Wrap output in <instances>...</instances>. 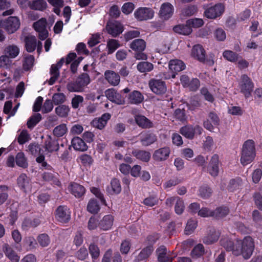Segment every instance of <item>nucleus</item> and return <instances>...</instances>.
Instances as JSON below:
<instances>
[{"mask_svg": "<svg viewBox=\"0 0 262 262\" xmlns=\"http://www.w3.org/2000/svg\"><path fill=\"white\" fill-rule=\"evenodd\" d=\"M159 199L158 197L155 195H150L146 198L143 201V203L148 207H153L158 204Z\"/></svg>", "mask_w": 262, "mask_h": 262, "instance_id": "52", "label": "nucleus"}, {"mask_svg": "<svg viewBox=\"0 0 262 262\" xmlns=\"http://www.w3.org/2000/svg\"><path fill=\"white\" fill-rule=\"evenodd\" d=\"M83 58L82 57H78L76 58V55L74 53H69L66 59V64H69L71 62V70L72 73H75L77 71V67L79 63L81 61Z\"/></svg>", "mask_w": 262, "mask_h": 262, "instance_id": "20", "label": "nucleus"}, {"mask_svg": "<svg viewBox=\"0 0 262 262\" xmlns=\"http://www.w3.org/2000/svg\"><path fill=\"white\" fill-rule=\"evenodd\" d=\"M227 251H232V253L238 256L242 255L245 259H248L251 256L254 247H226Z\"/></svg>", "mask_w": 262, "mask_h": 262, "instance_id": "5", "label": "nucleus"}, {"mask_svg": "<svg viewBox=\"0 0 262 262\" xmlns=\"http://www.w3.org/2000/svg\"><path fill=\"white\" fill-rule=\"evenodd\" d=\"M105 94L108 100L117 104H123L125 102L124 98L113 89L107 90Z\"/></svg>", "mask_w": 262, "mask_h": 262, "instance_id": "15", "label": "nucleus"}, {"mask_svg": "<svg viewBox=\"0 0 262 262\" xmlns=\"http://www.w3.org/2000/svg\"><path fill=\"white\" fill-rule=\"evenodd\" d=\"M104 76L107 82L112 85L116 86L120 83V76L113 71H106L104 73Z\"/></svg>", "mask_w": 262, "mask_h": 262, "instance_id": "25", "label": "nucleus"}, {"mask_svg": "<svg viewBox=\"0 0 262 262\" xmlns=\"http://www.w3.org/2000/svg\"><path fill=\"white\" fill-rule=\"evenodd\" d=\"M5 53L6 55H8L10 58H14L18 55L19 49L16 46L10 45L5 48Z\"/></svg>", "mask_w": 262, "mask_h": 262, "instance_id": "41", "label": "nucleus"}, {"mask_svg": "<svg viewBox=\"0 0 262 262\" xmlns=\"http://www.w3.org/2000/svg\"><path fill=\"white\" fill-rule=\"evenodd\" d=\"M68 189L77 198L82 196L85 192V190L83 186L75 183H71L69 185Z\"/></svg>", "mask_w": 262, "mask_h": 262, "instance_id": "21", "label": "nucleus"}, {"mask_svg": "<svg viewBox=\"0 0 262 262\" xmlns=\"http://www.w3.org/2000/svg\"><path fill=\"white\" fill-rule=\"evenodd\" d=\"M154 11L149 8L140 7L134 12L135 18L139 21L147 20L153 18Z\"/></svg>", "mask_w": 262, "mask_h": 262, "instance_id": "6", "label": "nucleus"}, {"mask_svg": "<svg viewBox=\"0 0 262 262\" xmlns=\"http://www.w3.org/2000/svg\"><path fill=\"white\" fill-rule=\"evenodd\" d=\"M34 59L31 55H28L25 57V60L23 63V67L25 70L30 69L33 65Z\"/></svg>", "mask_w": 262, "mask_h": 262, "instance_id": "58", "label": "nucleus"}, {"mask_svg": "<svg viewBox=\"0 0 262 262\" xmlns=\"http://www.w3.org/2000/svg\"><path fill=\"white\" fill-rule=\"evenodd\" d=\"M219 169V157L217 155L215 154L211 157L208 167V171L211 176L215 177L218 174Z\"/></svg>", "mask_w": 262, "mask_h": 262, "instance_id": "23", "label": "nucleus"}, {"mask_svg": "<svg viewBox=\"0 0 262 262\" xmlns=\"http://www.w3.org/2000/svg\"><path fill=\"white\" fill-rule=\"evenodd\" d=\"M45 147L47 151L52 152L58 150L59 144L57 141L52 140L50 137H49L46 141Z\"/></svg>", "mask_w": 262, "mask_h": 262, "instance_id": "37", "label": "nucleus"}, {"mask_svg": "<svg viewBox=\"0 0 262 262\" xmlns=\"http://www.w3.org/2000/svg\"><path fill=\"white\" fill-rule=\"evenodd\" d=\"M174 209L176 213L178 214H181L184 211V202L180 198H177V201L175 205Z\"/></svg>", "mask_w": 262, "mask_h": 262, "instance_id": "59", "label": "nucleus"}, {"mask_svg": "<svg viewBox=\"0 0 262 262\" xmlns=\"http://www.w3.org/2000/svg\"><path fill=\"white\" fill-rule=\"evenodd\" d=\"M256 155L242 152V155L241 158V162L243 165H247L251 163L254 159Z\"/></svg>", "mask_w": 262, "mask_h": 262, "instance_id": "42", "label": "nucleus"}, {"mask_svg": "<svg viewBox=\"0 0 262 262\" xmlns=\"http://www.w3.org/2000/svg\"><path fill=\"white\" fill-rule=\"evenodd\" d=\"M225 9L224 4L218 3L207 8L204 12V15L208 18L215 19L223 15Z\"/></svg>", "mask_w": 262, "mask_h": 262, "instance_id": "3", "label": "nucleus"}, {"mask_svg": "<svg viewBox=\"0 0 262 262\" xmlns=\"http://www.w3.org/2000/svg\"><path fill=\"white\" fill-rule=\"evenodd\" d=\"M11 63V60L9 59L8 55H2L0 57V67L2 68H8Z\"/></svg>", "mask_w": 262, "mask_h": 262, "instance_id": "64", "label": "nucleus"}, {"mask_svg": "<svg viewBox=\"0 0 262 262\" xmlns=\"http://www.w3.org/2000/svg\"><path fill=\"white\" fill-rule=\"evenodd\" d=\"M138 70L141 73L150 72L154 69L153 64L147 61L140 62L137 66Z\"/></svg>", "mask_w": 262, "mask_h": 262, "instance_id": "39", "label": "nucleus"}, {"mask_svg": "<svg viewBox=\"0 0 262 262\" xmlns=\"http://www.w3.org/2000/svg\"><path fill=\"white\" fill-rule=\"evenodd\" d=\"M202 130V128L198 125L185 126L181 129V133L187 138L192 139L195 135H201Z\"/></svg>", "mask_w": 262, "mask_h": 262, "instance_id": "10", "label": "nucleus"}, {"mask_svg": "<svg viewBox=\"0 0 262 262\" xmlns=\"http://www.w3.org/2000/svg\"><path fill=\"white\" fill-rule=\"evenodd\" d=\"M132 155L143 162H148L150 159V152L145 150L135 149L132 151Z\"/></svg>", "mask_w": 262, "mask_h": 262, "instance_id": "35", "label": "nucleus"}, {"mask_svg": "<svg viewBox=\"0 0 262 262\" xmlns=\"http://www.w3.org/2000/svg\"><path fill=\"white\" fill-rule=\"evenodd\" d=\"M64 62V59L62 58L56 64L52 65L50 69L51 77L49 80L50 85L53 84L57 79L59 75V70L61 68Z\"/></svg>", "mask_w": 262, "mask_h": 262, "instance_id": "17", "label": "nucleus"}, {"mask_svg": "<svg viewBox=\"0 0 262 262\" xmlns=\"http://www.w3.org/2000/svg\"><path fill=\"white\" fill-rule=\"evenodd\" d=\"M100 206L98 202L95 199H91L88 203L86 209L91 214H97L100 210Z\"/></svg>", "mask_w": 262, "mask_h": 262, "instance_id": "31", "label": "nucleus"}, {"mask_svg": "<svg viewBox=\"0 0 262 262\" xmlns=\"http://www.w3.org/2000/svg\"><path fill=\"white\" fill-rule=\"evenodd\" d=\"M219 239V233L214 232L204 237L203 242L206 245H211L214 244Z\"/></svg>", "mask_w": 262, "mask_h": 262, "instance_id": "46", "label": "nucleus"}, {"mask_svg": "<svg viewBox=\"0 0 262 262\" xmlns=\"http://www.w3.org/2000/svg\"><path fill=\"white\" fill-rule=\"evenodd\" d=\"M55 216L58 221L66 223L71 219V212L67 206H60L56 209Z\"/></svg>", "mask_w": 262, "mask_h": 262, "instance_id": "9", "label": "nucleus"}, {"mask_svg": "<svg viewBox=\"0 0 262 262\" xmlns=\"http://www.w3.org/2000/svg\"><path fill=\"white\" fill-rule=\"evenodd\" d=\"M168 68L169 72L163 74L164 78L166 79L174 78L179 72L185 69L186 66L183 61L176 59L169 61Z\"/></svg>", "mask_w": 262, "mask_h": 262, "instance_id": "1", "label": "nucleus"}, {"mask_svg": "<svg viewBox=\"0 0 262 262\" xmlns=\"http://www.w3.org/2000/svg\"><path fill=\"white\" fill-rule=\"evenodd\" d=\"M157 140L156 136L151 133H144L141 134V142L143 146H148Z\"/></svg>", "mask_w": 262, "mask_h": 262, "instance_id": "27", "label": "nucleus"}, {"mask_svg": "<svg viewBox=\"0 0 262 262\" xmlns=\"http://www.w3.org/2000/svg\"><path fill=\"white\" fill-rule=\"evenodd\" d=\"M77 80L83 89L90 82V77L85 73L81 74Z\"/></svg>", "mask_w": 262, "mask_h": 262, "instance_id": "56", "label": "nucleus"}, {"mask_svg": "<svg viewBox=\"0 0 262 262\" xmlns=\"http://www.w3.org/2000/svg\"><path fill=\"white\" fill-rule=\"evenodd\" d=\"M106 29L108 34L116 37L123 31V27L118 21H110L107 24Z\"/></svg>", "mask_w": 262, "mask_h": 262, "instance_id": "13", "label": "nucleus"}, {"mask_svg": "<svg viewBox=\"0 0 262 262\" xmlns=\"http://www.w3.org/2000/svg\"><path fill=\"white\" fill-rule=\"evenodd\" d=\"M174 7L169 3H164L161 6L159 10V16L161 18L164 20L169 19L173 15L174 12Z\"/></svg>", "mask_w": 262, "mask_h": 262, "instance_id": "11", "label": "nucleus"}, {"mask_svg": "<svg viewBox=\"0 0 262 262\" xmlns=\"http://www.w3.org/2000/svg\"><path fill=\"white\" fill-rule=\"evenodd\" d=\"M37 243L36 244H39L41 246H47L50 244V239L48 235L41 234L37 237Z\"/></svg>", "mask_w": 262, "mask_h": 262, "instance_id": "61", "label": "nucleus"}, {"mask_svg": "<svg viewBox=\"0 0 262 262\" xmlns=\"http://www.w3.org/2000/svg\"><path fill=\"white\" fill-rule=\"evenodd\" d=\"M171 150L169 147H164L156 150L153 154V159L158 162L166 160L170 154Z\"/></svg>", "mask_w": 262, "mask_h": 262, "instance_id": "16", "label": "nucleus"}, {"mask_svg": "<svg viewBox=\"0 0 262 262\" xmlns=\"http://www.w3.org/2000/svg\"><path fill=\"white\" fill-rule=\"evenodd\" d=\"M79 162L85 167H90L93 162L92 157L86 154H83L78 157Z\"/></svg>", "mask_w": 262, "mask_h": 262, "instance_id": "47", "label": "nucleus"}, {"mask_svg": "<svg viewBox=\"0 0 262 262\" xmlns=\"http://www.w3.org/2000/svg\"><path fill=\"white\" fill-rule=\"evenodd\" d=\"M158 261L160 262H171L176 257L173 252L168 250L165 247H159L156 250Z\"/></svg>", "mask_w": 262, "mask_h": 262, "instance_id": "7", "label": "nucleus"}, {"mask_svg": "<svg viewBox=\"0 0 262 262\" xmlns=\"http://www.w3.org/2000/svg\"><path fill=\"white\" fill-rule=\"evenodd\" d=\"M41 119L40 114H36L33 115L28 121L27 126L28 128L33 127Z\"/></svg>", "mask_w": 262, "mask_h": 262, "instance_id": "55", "label": "nucleus"}, {"mask_svg": "<svg viewBox=\"0 0 262 262\" xmlns=\"http://www.w3.org/2000/svg\"><path fill=\"white\" fill-rule=\"evenodd\" d=\"M70 108L68 106L65 105H59L55 108L56 113L61 117H67Z\"/></svg>", "mask_w": 262, "mask_h": 262, "instance_id": "50", "label": "nucleus"}, {"mask_svg": "<svg viewBox=\"0 0 262 262\" xmlns=\"http://www.w3.org/2000/svg\"><path fill=\"white\" fill-rule=\"evenodd\" d=\"M15 161L17 165L23 168L28 166L27 159L23 152H18L16 156Z\"/></svg>", "mask_w": 262, "mask_h": 262, "instance_id": "44", "label": "nucleus"}, {"mask_svg": "<svg viewBox=\"0 0 262 262\" xmlns=\"http://www.w3.org/2000/svg\"><path fill=\"white\" fill-rule=\"evenodd\" d=\"M46 26L47 20L45 18H40L33 25V28L38 33L39 37L41 40L45 39L48 35Z\"/></svg>", "mask_w": 262, "mask_h": 262, "instance_id": "8", "label": "nucleus"}, {"mask_svg": "<svg viewBox=\"0 0 262 262\" xmlns=\"http://www.w3.org/2000/svg\"><path fill=\"white\" fill-rule=\"evenodd\" d=\"M191 55L199 61H203L205 58V51L202 46L196 45L192 49Z\"/></svg>", "mask_w": 262, "mask_h": 262, "instance_id": "26", "label": "nucleus"}, {"mask_svg": "<svg viewBox=\"0 0 262 262\" xmlns=\"http://www.w3.org/2000/svg\"><path fill=\"white\" fill-rule=\"evenodd\" d=\"M149 85L151 91L157 95L164 94L167 90L165 83L160 80H151Z\"/></svg>", "mask_w": 262, "mask_h": 262, "instance_id": "12", "label": "nucleus"}, {"mask_svg": "<svg viewBox=\"0 0 262 262\" xmlns=\"http://www.w3.org/2000/svg\"><path fill=\"white\" fill-rule=\"evenodd\" d=\"M228 213L229 210L227 207H220L213 212V216L218 218L226 216Z\"/></svg>", "mask_w": 262, "mask_h": 262, "instance_id": "60", "label": "nucleus"}, {"mask_svg": "<svg viewBox=\"0 0 262 262\" xmlns=\"http://www.w3.org/2000/svg\"><path fill=\"white\" fill-rule=\"evenodd\" d=\"M17 184L19 188L26 192L31 190L30 179L24 173L21 174L18 178Z\"/></svg>", "mask_w": 262, "mask_h": 262, "instance_id": "22", "label": "nucleus"}, {"mask_svg": "<svg viewBox=\"0 0 262 262\" xmlns=\"http://www.w3.org/2000/svg\"><path fill=\"white\" fill-rule=\"evenodd\" d=\"M136 123L144 128H150L152 126V123L144 116L138 115L135 116Z\"/></svg>", "mask_w": 262, "mask_h": 262, "instance_id": "28", "label": "nucleus"}, {"mask_svg": "<svg viewBox=\"0 0 262 262\" xmlns=\"http://www.w3.org/2000/svg\"><path fill=\"white\" fill-rule=\"evenodd\" d=\"M111 189H108V192L111 194H119L121 191V186L119 180L113 179L111 182Z\"/></svg>", "mask_w": 262, "mask_h": 262, "instance_id": "38", "label": "nucleus"}, {"mask_svg": "<svg viewBox=\"0 0 262 262\" xmlns=\"http://www.w3.org/2000/svg\"><path fill=\"white\" fill-rule=\"evenodd\" d=\"M135 8L134 4L128 2L124 4L122 7V11L125 14H129L132 13Z\"/></svg>", "mask_w": 262, "mask_h": 262, "instance_id": "62", "label": "nucleus"}, {"mask_svg": "<svg viewBox=\"0 0 262 262\" xmlns=\"http://www.w3.org/2000/svg\"><path fill=\"white\" fill-rule=\"evenodd\" d=\"M220 123V119L217 115L214 113H210L208 117L204 122V126L209 131H213L214 127H217Z\"/></svg>", "mask_w": 262, "mask_h": 262, "instance_id": "18", "label": "nucleus"}, {"mask_svg": "<svg viewBox=\"0 0 262 262\" xmlns=\"http://www.w3.org/2000/svg\"><path fill=\"white\" fill-rule=\"evenodd\" d=\"M144 97L142 94L138 91H134L129 94L128 100L130 103L138 104L143 100Z\"/></svg>", "mask_w": 262, "mask_h": 262, "instance_id": "36", "label": "nucleus"}, {"mask_svg": "<svg viewBox=\"0 0 262 262\" xmlns=\"http://www.w3.org/2000/svg\"><path fill=\"white\" fill-rule=\"evenodd\" d=\"M253 87L254 84L250 78L246 75H242L239 82V88L245 97H248L251 95Z\"/></svg>", "mask_w": 262, "mask_h": 262, "instance_id": "4", "label": "nucleus"}, {"mask_svg": "<svg viewBox=\"0 0 262 262\" xmlns=\"http://www.w3.org/2000/svg\"><path fill=\"white\" fill-rule=\"evenodd\" d=\"M72 146L76 150L85 151L88 146L85 142L80 138L74 137L72 140Z\"/></svg>", "mask_w": 262, "mask_h": 262, "instance_id": "30", "label": "nucleus"}, {"mask_svg": "<svg viewBox=\"0 0 262 262\" xmlns=\"http://www.w3.org/2000/svg\"><path fill=\"white\" fill-rule=\"evenodd\" d=\"M223 55L225 59L231 62H235L238 59V55L231 51H225Z\"/></svg>", "mask_w": 262, "mask_h": 262, "instance_id": "54", "label": "nucleus"}, {"mask_svg": "<svg viewBox=\"0 0 262 262\" xmlns=\"http://www.w3.org/2000/svg\"><path fill=\"white\" fill-rule=\"evenodd\" d=\"M67 132V125L65 124H60L56 126L53 130L54 136L60 137L63 136Z\"/></svg>", "mask_w": 262, "mask_h": 262, "instance_id": "51", "label": "nucleus"}, {"mask_svg": "<svg viewBox=\"0 0 262 262\" xmlns=\"http://www.w3.org/2000/svg\"><path fill=\"white\" fill-rule=\"evenodd\" d=\"M91 192L101 202V203L105 206H107L106 201L104 198L103 193L101 192L98 188L92 187L90 188Z\"/></svg>", "mask_w": 262, "mask_h": 262, "instance_id": "45", "label": "nucleus"}, {"mask_svg": "<svg viewBox=\"0 0 262 262\" xmlns=\"http://www.w3.org/2000/svg\"><path fill=\"white\" fill-rule=\"evenodd\" d=\"M129 47L135 52H143L146 48V42L143 39H136L132 42Z\"/></svg>", "mask_w": 262, "mask_h": 262, "instance_id": "34", "label": "nucleus"}, {"mask_svg": "<svg viewBox=\"0 0 262 262\" xmlns=\"http://www.w3.org/2000/svg\"><path fill=\"white\" fill-rule=\"evenodd\" d=\"M249 152L256 155L255 143L252 140H248L245 142L243 145L242 151Z\"/></svg>", "mask_w": 262, "mask_h": 262, "instance_id": "40", "label": "nucleus"}, {"mask_svg": "<svg viewBox=\"0 0 262 262\" xmlns=\"http://www.w3.org/2000/svg\"><path fill=\"white\" fill-rule=\"evenodd\" d=\"M20 20L17 17L10 16L0 21V27L5 29L8 33H13L20 27Z\"/></svg>", "mask_w": 262, "mask_h": 262, "instance_id": "2", "label": "nucleus"}, {"mask_svg": "<svg viewBox=\"0 0 262 262\" xmlns=\"http://www.w3.org/2000/svg\"><path fill=\"white\" fill-rule=\"evenodd\" d=\"M173 30L174 32L183 35H189L192 32L191 27L187 24V21L186 25H178L174 26Z\"/></svg>", "mask_w": 262, "mask_h": 262, "instance_id": "33", "label": "nucleus"}, {"mask_svg": "<svg viewBox=\"0 0 262 262\" xmlns=\"http://www.w3.org/2000/svg\"><path fill=\"white\" fill-rule=\"evenodd\" d=\"M204 24L203 20L201 18H195L188 19L187 24L192 28H198L202 27Z\"/></svg>", "mask_w": 262, "mask_h": 262, "instance_id": "48", "label": "nucleus"}, {"mask_svg": "<svg viewBox=\"0 0 262 262\" xmlns=\"http://www.w3.org/2000/svg\"><path fill=\"white\" fill-rule=\"evenodd\" d=\"M47 7V3L45 0H32L29 5L30 9L40 11H44Z\"/></svg>", "mask_w": 262, "mask_h": 262, "instance_id": "32", "label": "nucleus"}, {"mask_svg": "<svg viewBox=\"0 0 262 262\" xmlns=\"http://www.w3.org/2000/svg\"><path fill=\"white\" fill-rule=\"evenodd\" d=\"M197 226L196 221L195 220H189L187 223L185 229V233L186 234L189 235L191 234L195 229L196 228Z\"/></svg>", "mask_w": 262, "mask_h": 262, "instance_id": "53", "label": "nucleus"}, {"mask_svg": "<svg viewBox=\"0 0 262 262\" xmlns=\"http://www.w3.org/2000/svg\"><path fill=\"white\" fill-rule=\"evenodd\" d=\"M111 117V116L109 113H105L101 117L94 119L91 124L93 126L102 129L106 125Z\"/></svg>", "mask_w": 262, "mask_h": 262, "instance_id": "24", "label": "nucleus"}, {"mask_svg": "<svg viewBox=\"0 0 262 262\" xmlns=\"http://www.w3.org/2000/svg\"><path fill=\"white\" fill-rule=\"evenodd\" d=\"M30 139V136L26 130L21 132L18 137V142L20 144H23Z\"/></svg>", "mask_w": 262, "mask_h": 262, "instance_id": "63", "label": "nucleus"}, {"mask_svg": "<svg viewBox=\"0 0 262 262\" xmlns=\"http://www.w3.org/2000/svg\"><path fill=\"white\" fill-rule=\"evenodd\" d=\"M25 46L27 51L29 52L33 51L37 47V52L39 53L42 49V43L38 42L37 45L35 37L32 35L26 37Z\"/></svg>", "mask_w": 262, "mask_h": 262, "instance_id": "14", "label": "nucleus"}, {"mask_svg": "<svg viewBox=\"0 0 262 262\" xmlns=\"http://www.w3.org/2000/svg\"><path fill=\"white\" fill-rule=\"evenodd\" d=\"M48 2L52 6L53 12L57 15L60 14V8L63 6V1L62 0H47Z\"/></svg>", "mask_w": 262, "mask_h": 262, "instance_id": "43", "label": "nucleus"}, {"mask_svg": "<svg viewBox=\"0 0 262 262\" xmlns=\"http://www.w3.org/2000/svg\"><path fill=\"white\" fill-rule=\"evenodd\" d=\"M17 249V247H5L3 249L6 256L11 260L12 262H18L19 257L14 250Z\"/></svg>", "mask_w": 262, "mask_h": 262, "instance_id": "29", "label": "nucleus"}, {"mask_svg": "<svg viewBox=\"0 0 262 262\" xmlns=\"http://www.w3.org/2000/svg\"><path fill=\"white\" fill-rule=\"evenodd\" d=\"M120 47V44L117 40L111 39H109L107 42V48L108 49V53H113L117 48Z\"/></svg>", "mask_w": 262, "mask_h": 262, "instance_id": "49", "label": "nucleus"}, {"mask_svg": "<svg viewBox=\"0 0 262 262\" xmlns=\"http://www.w3.org/2000/svg\"><path fill=\"white\" fill-rule=\"evenodd\" d=\"M67 89L70 92H80L83 91L77 80L75 82L69 83L67 85Z\"/></svg>", "mask_w": 262, "mask_h": 262, "instance_id": "57", "label": "nucleus"}, {"mask_svg": "<svg viewBox=\"0 0 262 262\" xmlns=\"http://www.w3.org/2000/svg\"><path fill=\"white\" fill-rule=\"evenodd\" d=\"M114 217L112 214L105 215L99 223V228L102 231L112 229L114 224Z\"/></svg>", "mask_w": 262, "mask_h": 262, "instance_id": "19", "label": "nucleus"}]
</instances>
